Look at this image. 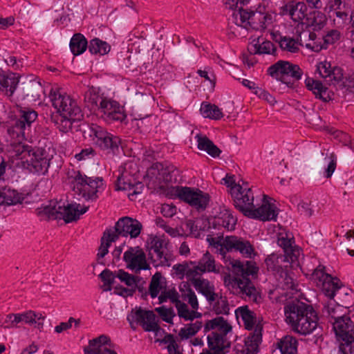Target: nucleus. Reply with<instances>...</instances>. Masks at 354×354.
<instances>
[{"instance_id":"a19ab883","label":"nucleus","mask_w":354,"mask_h":354,"mask_svg":"<svg viewBox=\"0 0 354 354\" xmlns=\"http://www.w3.org/2000/svg\"><path fill=\"white\" fill-rule=\"evenodd\" d=\"M306 85L309 90L313 91V93L317 97L326 100L324 94L326 92V88L324 87L319 81L307 79L306 80Z\"/></svg>"},{"instance_id":"0e129e2a","label":"nucleus","mask_w":354,"mask_h":354,"mask_svg":"<svg viewBox=\"0 0 354 354\" xmlns=\"http://www.w3.org/2000/svg\"><path fill=\"white\" fill-rule=\"evenodd\" d=\"M202 273L203 272H201L200 268L198 266H194L193 268H189L187 267L185 275L187 278L189 280H190L192 284L194 285V280L202 279L201 278H196L198 275H201Z\"/></svg>"},{"instance_id":"052dcab7","label":"nucleus","mask_w":354,"mask_h":354,"mask_svg":"<svg viewBox=\"0 0 354 354\" xmlns=\"http://www.w3.org/2000/svg\"><path fill=\"white\" fill-rule=\"evenodd\" d=\"M169 299L171 301L176 305V302L179 301L178 293L175 290H170L168 291H164L159 296V303H163Z\"/></svg>"},{"instance_id":"13d9d810","label":"nucleus","mask_w":354,"mask_h":354,"mask_svg":"<svg viewBox=\"0 0 354 354\" xmlns=\"http://www.w3.org/2000/svg\"><path fill=\"white\" fill-rule=\"evenodd\" d=\"M155 310L165 322L172 324V318L175 316V313L171 308H167L165 306H161L155 308Z\"/></svg>"},{"instance_id":"8fccbe9b","label":"nucleus","mask_w":354,"mask_h":354,"mask_svg":"<svg viewBox=\"0 0 354 354\" xmlns=\"http://www.w3.org/2000/svg\"><path fill=\"white\" fill-rule=\"evenodd\" d=\"M297 44H299L298 37L295 40L294 39L285 37L280 41V47L282 49L291 53H296L299 50Z\"/></svg>"},{"instance_id":"37998d69","label":"nucleus","mask_w":354,"mask_h":354,"mask_svg":"<svg viewBox=\"0 0 354 354\" xmlns=\"http://www.w3.org/2000/svg\"><path fill=\"white\" fill-rule=\"evenodd\" d=\"M279 212L276 201L267 196V221H277Z\"/></svg>"},{"instance_id":"ea45409f","label":"nucleus","mask_w":354,"mask_h":354,"mask_svg":"<svg viewBox=\"0 0 354 354\" xmlns=\"http://www.w3.org/2000/svg\"><path fill=\"white\" fill-rule=\"evenodd\" d=\"M283 159H282L281 156H275L273 151L270 152L269 165L271 171L284 174L287 165L283 164Z\"/></svg>"},{"instance_id":"680f3d73","label":"nucleus","mask_w":354,"mask_h":354,"mask_svg":"<svg viewBox=\"0 0 354 354\" xmlns=\"http://www.w3.org/2000/svg\"><path fill=\"white\" fill-rule=\"evenodd\" d=\"M167 242L163 239L155 237L151 240L149 252L154 253L167 248Z\"/></svg>"},{"instance_id":"f704fd0d","label":"nucleus","mask_w":354,"mask_h":354,"mask_svg":"<svg viewBox=\"0 0 354 354\" xmlns=\"http://www.w3.org/2000/svg\"><path fill=\"white\" fill-rule=\"evenodd\" d=\"M26 129V124L16 120L12 126L8 129V133L12 138V141H21L25 138Z\"/></svg>"},{"instance_id":"79ce46f5","label":"nucleus","mask_w":354,"mask_h":354,"mask_svg":"<svg viewBox=\"0 0 354 354\" xmlns=\"http://www.w3.org/2000/svg\"><path fill=\"white\" fill-rule=\"evenodd\" d=\"M214 263V259L211 254L207 252L198 262V266L200 268L201 272H205V271H208L216 272L217 271L215 269Z\"/></svg>"},{"instance_id":"dca6fc26","label":"nucleus","mask_w":354,"mask_h":354,"mask_svg":"<svg viewBox=\"0 0 354 354\" xmlns=\"http://www.w3.org/2000/svg\"><path fill=\"white\" fill-rule=\"evenodd\" d=\"M123 259L127 268L135 270L136 273L142 270H149V265L147 262L146 254L138 246L131 247L124 253Z\"/></svg>"},{"instance_id":"1a4fd4ad","label":"nucleus","mask_w":354,"mask_h":354,"mask_svg":"<svg viewBox=\"0 0 354 354\" xmlns=\"http://www.w3.org/2000/svg\"><path fill=\"white\" fill-rule=\"evenodd\" d=\"M265 12L266 6L261 3H259L255 12H248L241 6L235 7L232 18L236 25L246 29L248 26L254 25L257 21H259L260 26L263 28V25L266 23Z\"/></svg>"},{"instance_id":"a878e982","label":"nucleus","mask_w":354,"mask_h":354,"mask_svg":"<svg viewBox=\"0 0 354 354\" xmlns=\"http://www.w3.org/2000/svg\"><path fill=\"white\" fill-rule=\"evenodd\" d=\"M196 138L198 142V149L206 151L213 158L218 157L221 153L214 142L209 140L206 136L197 134Z\"/></svg>"},{"instance_id":"864d4df0","label":"nucleus","mask_w":354,"mask_h":354,"mask_svg":"<svg viewBox=\"0 0 354 354\" xmlns=\"http://www.w3.org/2000/svg\"><path fill=\"white\" fill-rule=\"evenodd\" d=\"M116 276L129 287H133L134 285L137 284L136 279L138 277L130 274L123 270H119L116 273Z\"/></svg>"},{"instance_id":"b1692460","label":"nucleus","mask_w":354,"mask_h":354,"mask_svg":"<svg viewBox=\"0 0 354 354\" xmlns=\"http://www.w3.org/2000/svg\"><path fill=\"white\" fill-rule=\"evenodd\" d=\"M22 141H12L10 146V153L12 158L21 160L24 165L28 155H29L32 148Z\"/></svg>"},{"instance_id":"c9c22d12","label":"nucleus","mask_w":354,"mask_h":354,"mask_svg":"<svg viewBox=\"0 0 354 354\" xmlns=\"http://www.w3.org/2000/svg\"><path fill=\"white\" fill-rule=\"evenodd\" d=\"M316 34L313 32L304 31L299 34V45L305 46L314 51H319L321 48L318 45H315L314 40L316 39Z\"/></svg>"},{"instance_id":"4be33fe9","label":"nucleus","mask_w":354,"mask_h":354,"mask_svg":"<svg viewBox=\"0 0 354 354\" xmlns=\"http://www.w3.org/2000/svg\"><path fill=\"white\" fill-rule=\"evenodd\" d=\"M320 75L325 79L328 84H336L337 80L342 77V70L340 68H334L331 70V66L329 62H321L317 67Z\"/></svg>"},{"instance_id":"09e8293b","label":"nucleus","mask_w":354,"mask_h":354,"mask_svg":"<svg viewBox=\"0 0 354 354\" xmlns=\"http://www.w3.org/2000/svg\"><path fill=\"white\" fill-rule=\"evenodd\" d=\"M98 99L97 92L93 87L90 88L84 95V102L91 109L97 106Z\"/></svg>"},{"instance_id":"ddd939ff","label":"nucleus","mask_w":354,"mask_h":354,"mask_svg":"<svg viewBox=\"0 0 354 354\" xmlns=\"http://www.w3.org/2000/svg\"><path fill=\"white\" fill-rule=\"evenodd\" d=\"M156 316L151 310H145L142 308L132 309L127 317L131 328L136 329L134 323L139 324L146 331L158 333L160 330L156 320Z\"/></svg>"},{"instance_id":"423d86ee","label":"nucleus","mask_w":354,"mask_h":354,"mask_svg":"<svg viewBox=\"0 0 354 354\" xmlns=\"http://www.w3.org/2000/svg\"><path fill=\"white\" fill-rule=\"evenodd\" d=\"M88 209V206H81L77 203L64 205L61 202H55L44 207L43 212L49 218L63 219L66 223H71L77 221Z\"/></svg>"},{"instance_id":"6e6d98bb","label":"nucleus","mask_w":354,"mask_h":354,"mask_svg":"<svg viewBox=\"0 0 354 354\" xmlns=\"http://www.w3.org/2000/svg\"><path fill=\"white\" fill-rule=\"evenodd\" d=\"M348 290L347 288H342V283L339 281L337 283V286L335 288L334 299L337 303L341 304L342 306L346 304V301L344 297H347L348 295Z\"/></svg>"},{"instance_id":"aec40b11","label":"nucleus","mask_w":354,"mask_h":354,"mask_svg":"<svg viewBox=\"0 0 354 354\" xmlns=\"http://www.w3.org/2000/svg\"><path fill=\"white\" fill-rule=\"evenodd\" d=\"M151 100H153V97L150 94L141 92H136L130 97L129 104L131 106V115L134 117V120H138L144 118L141 114L138 113L139 109L147 106Z\"/></svg>"},{"instance_id":"6ab92c4d","label":"nucleus","mask_w":354,"mask_h":354,"mask_svg":"<svg viewBox=\"0 0 354 354\" xmlns=\"http://www.w3.org/2000/svg\"><path fill=\"white\" fill-rule=\"evenodd\" d=\"M317 313L313 310L301 317L291 328L295 333L306 335L317 328Z\"/></svg>"},{"instance_id":"bf43d9fd","label":"nucleus","mask_w":354,"mask_h":354,"mask_svg":"<svg viewBox=\"0 0 354 354\" xmlns=\"http://www.w3.org/2000/svg\"><path fill=\"white\" fill-rule=\"evenodd\" d=\"M335 86L337 89H346L350 92H354V77H350L343 80V77L336 82Z\"/></svg>"},{"instance_id":"473e14b6","label":"nucleus","mask_w":354,"mask_h":354,"mask_svg":"<svg viewBox=\"0 0 354 354\" xmlns=\"http://www.w3.org/2000/svg\"><path fill=\"white\" fill-rule=\"evenodd\" d=\"M87 47V41L83 35L77 33L73 35L70 42V48L74 55L84 53Z\"/></svg>"},{"instance_id":"e2e57ef3","label":"nucleus","mask_w":354,"mask_h":354,"mask_svg":"<svg viewBox=\"0 0 354 354\" xmlns=\"http://www.w3.org/2000/svg\"><path fill=\"white\" fill-rule=\"evenodd\" d=\"M175 306L178 310V315L180 317H183L185 320L192 319V318L189 317L191 311L188 309L187 304L179 300L176 302Z\"/></svg>"},{"instance_id":"6e6552de","label":"nucleus","mask_w":354,"mask_h":354,"mask_svg":"<svg viewBox=\"0 0 354 354\" xmlns=\"http://www.w3.org/2000/svg\"><path fill=\"white\" fill-rule=\"evenodd\" d=\"M71 183L73 185V189L79 195H82L86 200L93 201L97 198V188L102 179L97 178L94 180L87 176H83L80 171H77L74 177H71Z\"/></svg>"},{"instance_id":"412c9836","label":"nucleus","mask_w":354,"mask_h":354,"mask_svg":"<svg viewBox=\"0 0 354 354\" xmlns=\"http://www.w3.org/2000/svg\"><path fill=\"white\" fill-rule=\"evenodd\" d=\"M263 328V325L260 322L257 324L254 332L245 341V348L243 353L256 354L258 352L259 344L262 341Z\"/></svg>"},{"instance_id":"de8ad7c7","label":"nucleus","mask_w":354,"mask_h":354,"mask_svg":"<svg viewBox=\"0 0 354 354\" xmlns=\"http://www.w3.org/2000/svg\"><path fill=\"white\" fill-rule=\"evenodd\" d=\"M116 272H113L108 269L103 270L100 274V277L102 281L104 283V286H107V288H104V291H110L111 290V286L115 282V278L117 277Z\"/></svg>"},{"instance_id":"7c9ffc66","label":"nucleus","mask_w":354,"mask_h":354,"mask_svg":"<svg viewBox=\"0 0 354 354\" xmlns=\"http://www.w3.org/2000/svg\"><path fill=\"white\" fill-rule=\"evenodd\" d=\"M236 317H241L247 330H252L257 323V318L254 312L249 310L247 306L239 308L236 310Z\"/></svg>"},{"instance_id":"cd10ccee","label":"nucleus","mask_w":354,"mask_h":354,"mask_svg":"<svg viewBox=\"0 0 354 354\" xmlns=\"http://www.w3.org/2000/svg\"><path fill=\"white\" fill-rule=\"evenodd\" d=\"M281 354H297V341L290 335H286L281 339L277 344Z\"/></svg>"},{"instance_id":"774afa93","label":"nucleus","mask_w":354,"mask_h":354,"mask_svg":"<svg viewBox=\"0 0 354 354\" xmlns=\"http://www.w3.org/2000/svg\"><path fill=\"white\" fill-rule=\"evenodd\" d=\"M97 107H98V109H100L101 111L103 112V113L106 116H108L109 113H111V112L115 108L113 102L106 99L102 100L100 106H97Z\"/></svg>"},{"instance_id":"f03ea898","label":"nucleus","mask_w":354,"mask_h":354,"mask_svg":"<svg viewBox=\"0 0 354 354\" xmlns=\"http://www.w3.org/2000/svg\"><path fill=\"white\" fill-rule=\"evenodd\" d=\"M142 225L136 219L124 216L115 223L114 230L109 229L104 231L101 238V244L97 254V258H103L109 252L111 243L115 242L120 236L136 238L140 234Z\"/></svg>"},{"instance_id":"393cba45","label":"nucleus","mask_w":354,"mask_h":354,"mask_svg":"<svg viewBox=\"0 0 354 354\" xmlns=\"http://www.w3.org/2000/svg\"><path fill=\"white\" fill-rule=\"evenodd\" d=\"M194 286L210 304L218 299V295L214 292V286L207 279L194 280Z\"/></svg>"},{"instance_id":"c756f323","label":"nucleus","mask_w":354,"mask_h":354,"mask_svg":"<svg viewBox=\"0 0 354 354\" xmlns=\"http://www.w3.org/2000/svg\"><path fill=\"white\" fill-rule=\"evenodd\" d=\"M19 83V78L15 73L5 75L0 73V85L6 90V94L11 96Z\"/></svg>"},{"instance_id":"20e7f679","label":"nucleus","mask_w":354,"mask_h":354,"mask_svg":"<svg viewBox=\"0 0 354 354\" xmlns=\"http://www.w3.org/2000/svg\"><path fill=\"white\" fill-rule=\"evenodd\" d=\"M230 264L232 267V272L236 275L232 279L233 287L237 286L238 294L242 298L244 295L256 300V288L248 278L250 275L254 277L257 274V268L250 261H247L244 265L239 260H233Z\"/></svg>"},{"instance_id":"bb28decb","label":"nucleus","mask_w":354,"mask_h":354,"mask_svg":"<svg viewBox=\"0 0 354 354\" xmlns=\"http://www.w3.org/2000/svg\"><path fill=\"white\" fill-rule=\"evenodd\" d=\"M26 95L30 99L37 101L45 96L44 90L41 83L36 80L29 82L24 88Z\"/></svg>"},{"instance_id":"4d7b16f0","label":"nucleus","mask_w":354,"mask_h":354,"mask_svg":"<svg viewBox=\"0 0 354 354\" xmlns=\"http://www.w3.org/2000/svg\"><path fill=\"white\" fill-rule=\"evenodd\" d=\"M110 344V339L104 335H100V337L93 339L88 342V346L84 347V348H97L98 347L106 346V345Z\"/></svg>"},{"instance_id":"7ed1b4c3","label":"nucleus","mask_w":354,"mask_h":354,"mask_svg":"<svg viewBox=\"0 0 354 354\" xmlns=\"http://www.w3.org/2000/svg\"><path fill=\"white\" fill-rule=\"evenodd\" d=\"M235 207L243 214L250 218L266 221V194L262 196L263 204L259 207L254 205V194L247 183L243 182L242 185H235L231 192Z\"/></svg>"},{"instance_id":"2eb2a0df","label":"nucleus","mask_w":354,"mask_h":354,"mask_svg":"<svg viewBox=\"0 0 354 354\" xmlns=\"http://www.w3.org/2000/svg\"><path fill=\"white\" fill-rule=\"evenodd\" d=\"M311 305L300 300L294 299L288 301L284 306L286 322L292 328L301 317L313 310Z\"/></svg>"},{"instance_id":"f3484780","label":"nucleus","mask_w":354,"mask_h":354,"mask_svg":"<svg viewBox=\"0 0 354 354\" xmlns=\"http://www.w3.org/2000/svg\"><path fill=\"white\" fill-rule=\"evenodd\" d=\"M207 240L211 245L216 244L224 246L227 250L235 249L249 257H251L252 253L254 251L249 241H243L236 236H226L225 239L222 238L218 241H215L212 237H208Z\"/></svg>"},{"instance_id":"c03bdc74","label":"nucleus","mask_w":354,"mask_h":354,"mask_svg":"<svg viewBox=\"0 0 354 354\" xmlns=\"http://www.w3.org/2000/svg\"><path fill=\"white\" fill-rule=\"evenodd\" d=\"M226 335L224 333L219 334L212 332L211 335L207 337L208 347L210 349H215L216 348H222L223 349V342L226 341Z\"/></svg>"},{"instance_id":"39448f33","label":"nucleus","mask_w":354,"mask_h":354,"mask_svg":"<svg viewBox=\"0 0 354 354\" xmlns=\"http://www.w3.org/2000/svg\"><path fill=\"white\" fill-rule=\"evenodd\" d=\"M333 329L339 342L340 354L354 353V324L347 316L335 318Z\"/></svg>"},{"instance_id":"49530a36","label":"nucleus","mask_w":354,"mask_h":354,"mask_svg":"<svg viewBox=\"0 0 354 354\" xmlns=\"http://www.w3.org/2000/svg\"><path fill=\"white\" fill-rule=\"evenodd\" d=\"M326 279H330V280L324 283L323 291L330 299H334L335 288L339 280L337 278H332L329 274H326Z\"/></svg>"},{"instance_id":"5fc2aeb1","label":"nucleus","mask_w":354,"mask_h":354,"mask_svg":"<svg viewBox=\"0 0 354 354\" xmlns=\"http://www.w3.org/2000/svg\"><path fill=\"white\" fill-rule=\"evenodd\" d=\"M213 309L215 311V313L218 315H228L230 308L226 298L220 297L216 301L215 304L214 305Z\"/></svg>"},{"instance_id":"4c0bfd02","label":"nucleus","mask_w":354,"mask_h":354,"mask_svg":"<svg viewBox=\"0 0 354 354\" xmlns=\"http://www.w3.org/2000/svg\"><path fill=\"white\" fill-rule=\"evenodd\" d=\"M201 112L204 117L212 120H219L223 116L221 110L216 105L205 102L201 104Z\"/></svg>"},{"instance_id":"69168bd1","label":"nucleus","mask_w":354,"mask_h":354,"mask_svg":"<svg viewBox=\"0 0 354 354\" xmlns=\"http://www.w3.org/2000/svg\"><path fill=\"white\" fill-rule=\"evenodd\" d=\"M100 346L93 349L84 348V354H117L114 351L109 349L106 346Z\"/></svg>"},{"instance_id":"e433bc0d","label":"nucleus","mask_w":354,"mask_h":354,"mask_svg":"<svg viewBox=\"0 0 354 354\" xmlns=\"http://www.w3.org/2000/svg\"><path fill=\"white\" fill-rule=\"evenodd\" d=\"M326 16L319 12L314 11L306 17V21L305 22L308 26H312L313 30H321L326 24Z\"/></svg>"},{"instance_id":"3c124183","label":"nucleus","mask_w":354,"mask_h":354,"mask_svg":"<svg viewBox=\"0 0 354 354\" xmlns=\"http://www.w3.org/2000/svg\"><path fill=\"white\" fill-rule=\"evenodd\" d=\"M37 117V113L35 111L30 110H20L19 121L26 124V127L29 128L31 123L33 122Z\"/></svg>"},{"instance_id":"58836bf2","label":"nucleus","mask_w":354,"mask_h":354,"mask_svg":"<svg viewBox=\"0 0 354 354\" xmlns=\"http://www.w3.org/2000/svg\"><path fill=\"white\" fill-rule=\"evenodd\" d=\"M88 50L92 54L105 55L109 52L110 46L106 41L95 38L90 41Z\"/></svg>"},{"instance_id":"338daca9","label":"nucleus","mask_w":354,"mask_h":354,"mask_svg":"<svg viewBox=\"0 0 354 354\" xmlns=\"http://www.w3.org/2000/svg\"><path fill=\"white\" fill-rule=\"evenodd\" d=\"M185 299L187 300L192 308L194 310L198 308V303L195 292L191 289L188 288L187 292L185 295Z\"/></svg>"},{"instance_id":"2f4dec72","label":"nucleus","mask_w":354,"mask_h":354,"mask_svg":"<svg viewBox=\"0 0 354 354\" xmlns=\"http://www.w3.org/2000/svg\"><path fill=\"white\" fill-rule=\"evenodd\" d=\"M149 255L155 266H170L169 261L172 259V255L167 248L154 253L149 252Z\"/></svg>"},{"instance_id":"a18cd8bd","label":"nucleus","mask_w":354,"mask_h":354,"mask_svg":"<svg viewBox=\"0 0 354 354\" xmlns=\"http://www.w3.org/2000/svg\"><path fill=\"white\" fill-rule=\"evenodd\" d=\"M248 50L251 54L262 55L266 53V38L259 37L254 39L251 45L248 48Z\"/></svg>"},{"instance_id":"f257e3e1","label":"nucleus","mask_w":354,"mask_h":354,"mask_svg":"<svg viewBox=\"0 0 354 354\" xmlns=\"http://www.w3.org/2000/svg\"><path fill=\"white\" fill-rule=\"evenodd\" d=\"M51 101L57 113L51 115L50 120L59 131L68 132L73 122L82 120L83 114L80 108L69 96L55 92L51 93Z\"/></svg>"},{"instance_id":"4468645a","label":"nucleus","mask_w":354,"mask_h":354,"mask_svg":"<svg viewBox=\"0 0 354 354\" xmlns=\"http://www.w3.org/2000/svg\"><path fill=\"white\" fill-rule=\"evenodd\" d=\"M177 196L197 209H205L209 203V196L198 189L184 187H178Z\"/></svg>"},{"instance_id":"603ef678","label":"nucleus","mask_w":354,"mask_h":354,"mask_svg":"<svg viewBox=\"0 0 354 354\" xmlns=\"http://www.w3.org/2000/svg\"><path fill=\"white\" fill-rule=\"evenodd\" d=\"M283 274H278L275 278L283 285V288L296 290L295 283L291 277H290L286 270H283Z\"/></svg>"},{"instance_id":"5701e85b","label":"nucleus","mask_w":354,"mask_h":354,"mask_svg":"<svg viewBox=\"0 0 354 354\" xmlns=\"http://www.w3.org/2000/svg\"><path fill=\"white\" fill-rule=\"evenodd\" d=\"M283 11L295 21H300L307 17V6L304 2L290 1L283 7Z\"/></svg>"},{"instance_id":"f8f14e48","label":"nucleus","mask_w":354,"mask_h":354,"mask_svg":"<svg viewBox=\"0 0 354 354\" xmlns=\"http://www.w3.org/2000/svg\"><path fill=\"white\" fill-rule=\"evenodd\" d=\"M52 156L45 149H32L24 167L30 172L45 174L48 171Z\"/></svg>"},{"instance_id":"c85d7f7f","label":"nucleus","mask_w":354,"mask_h":354,"mask_svg":"<svg viewBox=\"0 0 354 354\" xmlns=\"http://www.w3.org/2000/svg\"><path fill=\"white\" fill-rule=\"evenodd\" d=\"M23 197L15 189H3L0 191V205H12L19 203Z\"/></svg>"},{"instance_id":"9b49d317","label":"nucleus","mask_w":354,"mask_h":354,"mask_svg":"<svg viewBox=\"0 0 354 354\" xmlns=\"http://www.w3.org/2000/svg\"><path fill=\"white\" fill-rule=\"evenodd\" d=\"M87 133L91 137H93V140L95 145L102 150L113 153L119 151L120 138L106 132L102 127L92 124L88 129Z\"/></svg>"},{"instance_id":"a211bd4d","label":"nucleus","mask_w":354,"mask_h":354,"mask_svg":"<svg viewBox=\"0 0 354 354\" xmlns=\"http://www.w3.org/2000/svg\"><path fill=\"white\" fill-rule=\"evenodd\" d=\"M284 254H277L272 253L267 257V271L271 272L272 275L276 277L278 274H283V270L288 267V263H295L297 261L292 260L287 252Z\"/></svg>"},{"instance_id":"9d476101","label":"nucleus","mask_w":354,"mask_h":354,"mask_svg":"<svg viewBox=\"0 0 354 354\" xmlns=\"http://www.w3.org/2000/svg\"><path fill=\"white\" fill-rule=\"evenodd\" d=\"M267 234L270 235V239L272 243H277L278 245L282 248L292 260H295L299 257L300 254L299 248L293 245L294 241L292 239L288 237L285 230L282 229L279 224L267 226Z\"/></svg>"},{"instance_id":"0eeeda50","label":"nucleus","mask_w":354,"mask_h":354,"mask_svg":"<svg viewBox=\"0 0 354 354\" xmlns=\"http://www.w3.org/2000/svg\"><path fill=\"white\" fill-rule=\"evenodd\" d=\"M267 71L271 77L286 84L288 87H292L294 82L300 80L303 74L298 65L283 60L270 66Z\"/></svg>"},{"instance_id":"72a5a7b5","label":"nucleus","mask_w":354,"mask_h":354,"mask_svg":"<svg viewBox=\"0 0 354 354\" xmlns=\"http://www.w3.org/2000/svg\"><path fill=\"white\" fill-rule=\"evenodd\" d=\"M236 223V218L228 210H225L215 218V225L221 226L227 230H234Z\"/></svg>"}]
</instances>
